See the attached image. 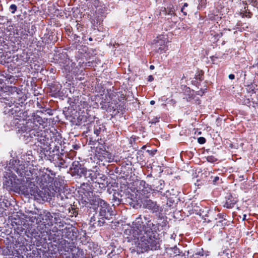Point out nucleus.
<instances>
[{
	"label": "nucleus",
	"instance_id": "nucleus-1",
	"mask_svg": "<svg viewBox=\"0 0 258 258\" xmlns=\"http://www.w3.org/2000/svg\"><path fill=\"white\" fill-rule=\"evenodd\" d=\"M140 215L133 222L132 226L126 229L124 232V238L127 242L131 243L132 252L138 253H144L149 249H156L159 246V240L156 235L167 226V221L164 217H159L160 222L154 224L151 222L149 216Z\"/></svg>",
	"mask_w": 258,
	"mask_h": 258
},
{
	"label": "nucleus",
	"instance_id": "nucleus-2",
	"mask_svg": "<svg viewBox=\"0 0 258 258\" xmlns=\"http://www.w3.org/2000/svg\"><path fill=\"white\" fill-rule=\"evenodd\" d=\"M19 162L14 158L10 160L9 171L5 175L4 186L8 190L21 192L25 195L28 192V183L33 179V174L25 165L18 164Z\"/></svg>",
	"mask_w": 258,
	"mask_h": 258
},
{
	"label": "nucleus",
	"instance_id": "nucleus-3",
	"mask_svg": "<svg viewBox=\"0 0 258 258\" xmlns=\"http://www.w3.org/2000/svg\"><path fill=\"white\" fill-rule=\"evenodd\" d=\"M44 119L38 115H34L33 121L26 122L18 130L23 134V140L26 144L31 143L42 149H46L51 143L45 130H43Z\"/></svg>",
	"mask_w": 258,
	"mask_h": 258
},
{
	"label": "nucleus",
	"instance_id": "nucleus-4",
	"mask_svg": "<svg viewBox=\"0 0 258 258\" xmlns=\"http://www.w3.org/2000/svg\"><path fill=\"white\" fill-rule=\"evenodd\" d=\"M136 187H130L127 189V198L132 201L131 204L140 205L141 201L149 198L152 188L144 180H140L136 183Z\"/></svg>",
	"mask_w": 258,
	"mask_h": 258
},
{
	"label": "nucleus",
	"instance_id": "nucleus-5",
	"mask_svg": "<svg viewBox=\"0 0 258 258\" xmlns=\"http://www.w3.org/2000/svg\"><path fill=\"white\" fill-rule=\"evenodd\" d=\"M0 105L4 106V112L5 114H15L16 116H20L22 113L20 108L22 105L20 103H15V101L9 95L0 98Z\"/></svg>",
	"mask_w": 258,
	"mask_h": 258
},
{
	"label": "nucleus",
	"instance_id": "nucleus-6",
	"mask_svg": "<svg viewBox=\"0 0 258 258\" xmlns=\"http://www.w3.org/2000/svg\"><path fill=\"white\" fill-rule=\"evenodd\" d=\"M41 190H38L35 185L34 181H30L28 183V192L26 196H31L36 200L42 199L43 201H48L51 199V194L48 191V189L45 186H42Z\"/></svg>",
	"mask_w": 258,
	"mask_h": 258
},
{
	"label": "nucleus",
	"instance_id": "nucleus-7",
	"mask_svg": "<svg viewBox=\"0 0 258 258\" xmlns=\"http://www.w3.org/2000/svg\"><path fill=\"white\" fill-rule=\"evenodd\" d=\"M40 223L44 225L52 226L55 223L59 228L63 227L64 222L61 221L60 215L58 213H53L52 215L50 212H43V213L38 215Z\"/></svg>",
	"mask_w": 258,
	"mask_h": 258
},
{
	"label": "nucleus",
	"instance_id": "nucleus-8",
	"mask_svg": "<svg viewBox=\"0 0 258 258\" xmlns=\"http://www.w3.org/2000/svg\"><path fill=\"white\" fill-rule=\"evenodd\" d=\"M33 173V179H31V181H37L39 184L42 186H47V184L52 182V178L45 172L44 169L40 170L36 173L34 170L31 171Z\"/></svg>",
	"mask_w": 258,
	"mask_h": 258
},
{
	"label": "nucleus",
	"instance_id": "nucleus-9",
	"mask_svg": "<svg viewBox=\"0 0 258 258\" xmlns=\"http://www.w3.org/2000/svg\"><path fill=\"white\" fill-rule=\"evenodd\" d=\"M97 202L101 219H109L110 216L114 215L111 208L107 203L100 199L98 200Z\"/></svg>",
	"mask_w": 258,
	"mask_h": 258
},
{
	"label": "nucleus",
	"instance_id": "nucleus-10",
	"mask_svg": "<svg viewBox=\"0 0 258 258\" xmlns=\"http://www.w3.org/2000/svg\"><path fill=\"white\" fill-rule=\"evenodd\" d=\"M168 38L166 36H160L155 40L154 47L158 53H163L168 49Z\"/></svg>",
	"mask_w": 258,
	"mask_h": 258
},
{
	"label": "nucleus",
	"instance_id": "nucleus-11",
	"mask_svg": "<svg viewBox=\"0 0 258 258\" xmlns=\"http://www.w3.org/2000/svg\"><path fill=\"white\" fill-rule=\"evenodd\" d=\"M99 172V168L95 166L91 169H88L85 168L81 171V176L84 177L89 182H94Z\"/></svg>",
	"mask_w": 258,
	"mask_h": 258
},
{
	"label": "nucleus",
	"instance_id": "nucleus-12",
	"mask_svg": "<svg viewBox=\"0 0 258 258\" xmlns=\"http://www.w3.org/2000/svg\"><path fill=\"white\" fill-rule=\"evenodd\" d=\"M141 204L142 205L144 208L148 209L153 213L162 212V210L161 207L156 201H154L149 198H147L143 201H141Z\"/></svg>",
	"mask_w": 258,
	"mask_h": 258
},
{
	"label": "nucleus",
	"instance_id": "nucleus-13",
	"mask_svg": "<svg viewBox=\"0 0 258 258\" xmlns=\"http://www.w3.org/2000/svg\"><path fill=\"white\" fill-rule=\"evenodd\" d=\"M17 161L20 162L18 164H22V165H25L26 168H27L28 170H30V167H29V165L30 163L32 162L34 160V157L32 155V151H30L27 152V153L23 154L21 156V160H17Z\"/></svg>",
	"mask_w": 258,
	"mask_h": 258
},
{
	"label": "nucleus",
	"instance_id": "nucleus-14",
	"mask_svg": "<svg viewBox=\"0 0 258 258\" xmlns=\"http://www.w3.org/2000/svg\"><path fill=\"white\" fill-rule=\"evenodd\" d=\"M62 227L59 228L58 226H54L52 229L53 232H60L62 237L67 238L68 239L72 238V235L74 232L73 229L72 227H66L63 229Z\"/></svg>",
	"mask_w": 258,
	"mask_h": 258
},
{
	"label": "nucleus",
	"instance_id": "nucleus-15",
	"mask_svg": "<svg viewBox=\"0 0 258 258\" xmlns=\"http://www.w3.org/2000/svg\"><path fill=\"white\" fill-rule=\"evenodd\" d=\"M110 100V101H105V99H104V101L102 100L100 103L101 108L108 112L114 111L117 108V105L115 102V101L112 100V98H111Z\"/></svg>",
	"mask_w": 258,
	"mask_h": 258
},
{
	"label": "nucleus",
	"instance_id": "nucleus-16",
	"mask_svg": "<svg viewBox=\"0 0 258 258\" xmlns=\"http://www.w3.org/2000/svg\"><path fill=\"white\" fill-rule=\"evenodd\" d=\"M107 178L106 175L101 174L99 172L93 182L98 183L99 184L100 187L103 188L107 185Z\"/></svg>",
	"mask_w": 258,
	"mask_h": 258
},
{
	"label": "nucleus",
	"instance_id": "nucleus-17",
	"mask_svg": "<svg viewBox=\"0 0 258 258\" xmlns=\"http://www.w3.org/2000/svg\"><path fill=\"white\" fill-rule=\"evenodd\" d=\"M66 258H85V257L83 249L75 247L72 249L71 254L67 256Z\"/></svg>",
	"mask_w": 258,
	"mask_h": 258
},
{
	"label": "nucleus",
	"instance_id": "nucleus-18",
	"mask_svg": "<svg viewBox=\"0 0 258 258\" xmlns=\"http://www.w3.org/2000/svg\"><path fill=\"white\" fill-rule=\"evenodd\" d=\"M85 167H83L81 164L78 161H74L72 164L71 167V170L73 173L77 174V175L81 176V171L82 169H84Z\"/></svg>",
	"mask_w": 258,
	"mask_h": 258
},
{
	"label": "nucleus",
	"instance_id": "nucleus-19",
	"mask_svg": "<svg viewBox=\"0 0 258 258\" xmlns=\"http://www.w3.org/2000/svg\"><path fill=\"white\" fill-rule=\"evenodd\" d=\"M56 202L61 207H66L69 204L68 197L64 192H60L56 196Z\"/></svg>",
	"mask_w": 258,
	"mask_h": 258
},
{
	"label": "nucleus",
	"instance_id": "nucleus-20",
	"mask_svg": "<svg viewBox=\"0 0 258 258\" xmlns=\"http://www.w3.org/2000/svg\"><path fill=\"white\" fill-rule=\"evenodd\" d=\"M96 155L99 160L105 161L106 155H109V152L100 147H96Z\"/></svg>",
	"mask_w": 258,
	"mask_h": 258
},
{
	"label": "nucleus",
	"instance_id": "nucleus-21",
	"mask_svg": "<svg viewBox=\"0 0 258 258\" xmlns=\"http://www.w3.org/2000/svg\"><path fill=\"white\" fill-rule=\"evenodd\" d=\"M164 185V181L163 180L156 179L153 184L154 188L152 189V191H157L161 192V190L163 189Z\"/></svg>",
	"mask_w": 258,
	"mask_h": 258
},
{
	"label": "nucleus",
	"instance_id": "nucleus-22",
	"mask_svg": "<svg viewBox=\"0 0 258 258\" xmlns=\"http://www.w3.org/2000/svg\"><path fill=\"white\" fill-rule=\"evenodd\" d=\"M105 130V127L103 124H97L94 126V134L98 137L101 135L102 133H104Z\"/></svg>",
	"mask_w": 258,
	"mask_h": 258
},
{
	"label": "nucleus",
	"instance_id": "nucleus-23",
	"mask_svg": "<svg viewBox=\"0 0 258 258\" xmlns=\"http://www.w3.org/2000/svg\"><path fill=\"white\" fill-rule=\"evenodd\" d=\"M121 197L122 196H121L118 192H114L112 195V198L111 199L113 205H118L122 201Z\"/></svg>",
	"mask_w": 258,
	"mask_h": 258
},
{
	"label": "nucleus",
	"instance_id": "nucleus-24",
	"mask_svg": "<svg viewBox=\"0 0 258 258\" xmlns=\"http://www.w3.org/2000/svg\"><path fill=\"white\" fill-rule=\"evenodd\" d=\"M236 202L237 200L232 196H230L226 200L224 207L229 209L232 208L233 207Z\"/></svg>",
	"mask_w": 258,
	"mask_h": 258
},
{
	"label": "nucleus",
	"instance_id": "nucleus-25",
	"mask_svg": "<svg viewBox=\"0 0 258 258\" xmlns=\"http://www.w3.org/2000/svg\"><path fill=\"white\" fill-rule=\"evenodd\" d=\"M100 10H101V9H99L97 10L98 12H99ZM92 22H93L94 24H100V23L102 21V15L100 14L99 13L97 12V11H96L95 14L93 15V17H92Z\"/></svg>",
	"mask_w": 258,
	"mask_h": 258
},
{
	"label": "nucleus",
	"instance_id": "nucleus-26",
	"mask_svg": "<svg viewBox=\"0 0 258 258\" xmlns=\"http://www.w3.org/2000/svg\"><path fill=\"white\" fill-rule=\"evenodd\" d=\"M59 154L56 155V158L58 159V161H56L55 164L56 166H58L59 168H66L68 167V165H67L65 161L61 158L59 159Z\"/></svg>",
	"mask_w": 258,
	"mask_h": 258
},
{
	"label": "nucleus",
	"instance_id": "nucleus-27",
	"mask_svg": "<svg viewBox=\"0 0 258 258\" xmlns=\"http://www.w3.org/2000/svg\"><path fill=\"white\" fill-rule=\"evenodd\" d=\"M24 238L23 237H19L17 240L15 241V246L16 247H19V249H24L25 247L24 242Z\"/></svg>",
	"mask_w": 258,
	"mask_h": 258
},
{
	"label": "nucleus",
	"instance_id": "nucleus-28",
	"mask_svg": "<svg viewBox=\"0 0 258 258\" xmlns=\"http://www.w3.org/2000/svg\"><path fill=\"white\" fill-rule=\"evenodd\" d=\"M86 187L88 186L89 187H90L89 185H88V184H86L84 183L82 184L81 185L80 188V190H79L80 192H82L84 193L85 197H87V196H90V192L89 191H83V190H85V187H86Z\"/></svg>",
	"mask_w": 258,
	"mask_h": 258
},
{
	"label": "nucleus",
	"instance_id": "nucleus-29",
	"mask_svg": "<svg viewBox=\"0 0 258 258\" xmlns=\"http://www.w3.org/2000/svg\"><path fill=\"white\" fill-rule=\"evenodd\" d=\"M167 15H174V8L172 5H169L167 8Z\"/></svg>",
	"mask_w": 258,
	"mask_h": 258
},
{
	"label": "nucleus",
	"instance_id": "nucleus-30",
	"mask_svg": "<svg viewBox=\"0 0 258 258\" xmlns=\"http://www.w3.org/2000/svg\"><path fill=\"white\" fill-rule=\"evenodd\" d=\"M10 91L13 93L16 92L17 95H20L22 93V90L16 87H11Z\"/></svg>",
	"mask_w": 258,
	"mask_h": 258
},
{
	"label": "nucleus",
	"instance_id": "nucleus-31",
	"mask_svg": "<svg viewBox=\"0 0 258 258\" xmlns=\"http://www.w3.org/2000/svg\"><path fill=\"white\" fill-rule=\"evenodd\" d=\"M96 218L95 216H92L90 220V225L92 226L95 227L96 224Z\"/></svg>",
	"mask_w": 258,
	"mask_h": 258
},
{
	"label": "nucleus",
	"instance_id": "nucleus-32",
	"mask_svg": "<svg viewBox=\"0 0 258 258\" xmlns=\"http://www.w3.org/2000/svg\"><path fill=\"white\" fill-rule=\"evenodd\" d=\"M30 221L33 223H40L39 221V219L38 217V216L37 217L36 216H32L30 217L29 220Z\"/></svg>",
	"mask_w": 258,
	"mask_h": 258
},
{
	"label": "nucleus",
	"instance_id": "nucleus-33",
	"mask_svg": "<svg viewBox=\"0 0 258 258\" xmlns=\"http://www.w3.org/2000/svg\"><path fill=\"white\" fill-rule=\"evenodd\" d=\"M3 253L5 255H12L13 254V251L9 248V247H7L6 249H5L3 250Z\"/></svg>",
	"mask_w": 258,
	"mask_h": 258
},
{
	"label": "nucleus",
	"instance_id": "nucleus-34",
	"mask_svg": "<svg viewBox=\"0 0 258 258\" xmlns=\"http://www.w3.org/2000/svg\"><path fill=\"white\" fill-rule=\"evenodd\" d=\"M207 160L209 162L214 163L216 162L217 160V159L214 156H208L207 157Z\"/></svg>",
	"mask_w": 258,
	"mask_h": 258
},
{
	"label": "nucleus",
	"instance_id": "nucleus-35",
	"mask_svg": "<svg viewBox=\"0 0 258 258\" xmlns=\"http://www.w3.org/2000/svg\"><path fill=\"white\" fill-rule=\"evenodd\" d=\"M159 118H160V117H158V116L154 117L153 118H152L149 121V123H151V124H155L156 123L159 121Z\"/></svg>",
	"mask_w": 258,
	"mask_h": 258
},
{
	"label": "nucleus",
	"instance_id": "nucleus-36",
	"mask_svg": "<svg viewBox=\"0 0 258 258\" xmlns=\"http://www.w3.org/2000/svg\"><path fill=\"white\" fill-rule=\"evenodd\" d=\"M106 156H106L105 162H111L113 160V159H114L113 156L109 152V155L108 156L106 155Z\"/></svg>",
	"mask_w": 258,
	"mask_h": 258
},
{
	"label": "nucleus",
	"instance_id": "nucleus-37",
	"mask_svg": "<svg viewBox=\"0 0 258 258\" xmlns=\"http://www.w3.org/2000/svg\"><path fill=\"white\" fill-rule=\"evenodd\" d=\"M17 9V7L15 4H12L10 7V10L12 14H14Z\"/></svg>",
	"mask_w": 258,
	"mask_h": 258
},
{
	"label": "nucleus",
	"instance_id": "nucleus-38",
	"mask_svg": "<svg viewBox=\"0 0 258 258\" xmlns=\"http://www.w3.org/2000/svg\"><path fill=\"white\" fill-rule=\"evenodd\" d=\"M198 142L200 144H203L206 142V139L204 137H200L198 138Z\"/></svg>",
	"mask_w": 258,
	"mask_h": 258
},
{
	"label": "nucleus",
	"instance_id": "nucleus-39",
	"mask_svg": "<svg viewBox=\"0 0 258 258\" xmlns=\"http://www.w3.org/2000/svg\"><path fill=\"white\" fill-rule=\"evenodd\" d=\"M220 180L219 177L218 176H215L214 177L213 180V183L214 184H216L218 183V181Z\"/></svg>",
	"mask_w": 258,
	"mask_h": 258
},
{
	"label": "nucleus",
	"instance_id": "nucleus-40",
	"mask_svg": "<svg viewBox=\"0 0 258 258\" xmlns=\"http://www.w3.org/2000/svg\"><path fill=\"white\" fill-rule=\"evenodd\" d=\"M104 222V221H102L101 220H99L96 222V226H101L103 225Z\"/></svg>",
	"mask_w": 258,
	"mask_h": 258
},
{
	"label": "nucleus",
	"instance_id": "nucleus-41",
	"mask_svg": "<svg viewBox=\"0 0 258 258\" xmlns=\"http://www.w3.org/2000/svg\"><path fill=\"white\" fill-rule=\"evenodd\" d=\"M69 213H71V215H70V216H72L73 217L74 215H75V216H76V214L75 213V210L74 209H73V208H72V212L71 211V210H70V208H69Z\"/></svg>",
	"mask_w": 258,
	"mask_h": 258
},
{
	"label": "nucleus",
	"instance_id": "nucleus-42",
	"mask_svg": "<svg viewBox=\"0 0 258 258\" xmlns=\"http://www.w3.org/2000/svg\"><path fill=\"white\" fill-rule=\"evenodd\" d=\"M162 12L165 15H167V8L162 7L161 9L160 13Z\"/></svg>",
	"mask_w": 258,
	"mask_h": 258
},
{
	"label": "nucleus",
	"instance_id": "nucleus-43",
	"mask_svg": "<svg viewBox=\"0 0 258 258\" xmlns=\"http://www.w3.org/2000/svg\"><path fill=\"white\" fill-rule=\"evenodd\" d=\"M228 77L230 80H233L235 78V76L233 74H230Z\"/></svg>",
	"mask_w": 258,
	"mask_h": 258
},
{
	"label": "nucleus",
	"instance_id": "nucleus-44",
	"mask_svg": "<svg viewBox=\"0 0 258 258\" xmlns=\"http://www.w3.org/2000/svg\"><path fill=\"white\" fill-rule=\"evenodd\" d=\"M0 201H1V199H0ZM1 204V206H3V205L5 207H7L8 206L7 205L6 203L5 202H4V201L2 202V203H0Z\"/></svg>",
	"mask_w": 258,
	"mask_h": 258
},
{
	"label": "nucleus",
	"instance_id": "nucleus-45",
	"mask_svg": "<svg viewBox=\"0 0 258 258\" xmlns=\"http://www.w3.org/2000/svg\"><path fill=\"white\" fill-rule=\"evenodd\" d=\"M181 12L184 15H186V12L184 11V7H182L181 9Z\"/></svg>",
	"mask_w": 258,
	"mask_h": 258
},
{
	"label": "nucleus",
	"instance_id": "nucleus-46",
	"mask_svg": "<svg viewBox=\"0 0 258 258\" xmlns=\"http://www.w3.org/2000/svg\"><path fill=\"white\" fill-rule=\"evenodd\" d=\"M27 61V60H23V61L22 62H20V63H18V65H23Z\"/></svg>",
	"mask_w": 258,
	"mask_h": 258
},
{
	"label": "nucleus",
	"instance_id": "nucleus-47",
	"mask_svg": "<svg viewBox=\"0 0 258 258\" xmlns=\"http://www.w3.org/2000/svg\"><path fill=\"white\" fill-rule=\"evenodd\" d=\"M153 80V77L152 76L150 75L148 77V81L151 82Z\"/></svg>",
	"mask_w": 258,
	"mask_h": 258
},
{
	"label": "nucleus",
	"instance_id": "nucleus-48",
	"mask_svg": "<svg viewBox=\"0 0 258 258\" xmlns=\"http://www.w3.org/2000/svg\"><path fill=\"white\" fill-rule=\"evenodd\" d=\"M198 254H199V255H202V256L204 255V251H203V250H202V252H201V251L199 252H198Z\"/></svg>",
	"mask_w": 258,
	"mask_h": 258
},
{
	"label": "nucleus",
	"instance_id": "nucleus-49",
	"mask_svg": "<svg viewBox=\"0 0 258 258\" xmlns=\"http://www.w3.org/2000/svg\"><path fill=\"white\" fill-rule=\"evenodd\" d=\"M154 68H155V67H154V66L153 65H151L150 66V70H153V69H154Z\"/></svg>",
	"mask_w": 258,
	"mask_h": 258
},
{
	"label": "nucleus",
	"instance_id": "nucleus-50",
	"mask_svg": "<svg viewBox=\"0 0 258 258\" xmlns=\"http://www.w3.org/2000/svg\"><path fill=\"white\" fill-rule=\"evenodd\" d=\"M155 101H154V100H151V101H150V104H151V105H154V104H155Z\"/></svg>",
	"mask_w": 258,
	"mask_h": 258
},
{
	"label": "nucleus",
	"instance_id": "nucleus-51",
	"mask_svg": "<svg viewBox=\"0 0 258 258\" xmlns=\"http://www.w3.org/2000/svg\"><path fill=\"white\" fill-rule=\"evenodd\" d=\"M204 255H205L206 256L209 255V252H208V251L205 252V253H204Z\"/></svg>",
	"mask_w": 258,
	"mask_h": 258
},
{
	"label": "nucleus",
	"instance_id": "nucleus-52",
	"mask_svg": "<svg viewBox=\"0 0 258 258\" xmlns=\"http://www.w3.org/2000/svg\"><path fill=\"white\" fill-rule=\"evenodd\" d=\"M187 6L188 4L187 3H184L182 7H184V8H185V7H187Z\"/></svg>",
	"mask_w": 258,
	"mask_h": 258
},
{
	"label": "nucleus",
	"instance_id": "nucleus-53",
	"mask_svg": "<svg viewBox=\"0 0 258 258\" xmlns=\"http://www.w3.org/2000/svg\"><path fill=\"white\" fill-rule=\"evenodd\" d=\"M245 218H246V215H243V218L242 220H244L245 219Z\"/></svg>",
	"mask_w": 258,
	"mask_h": 258
},
{
	"label": "nucleus",
	"instance_id": "nucleus-54",
	"mask_svg": "<svg viewBox=\"0 0 258 258\" xmlns=\"http://www.w3.org/2000/svg\"><path fill=\"white\" fill-rule=\"evenodd\" d=\"M252 3H254L256 0H250Z\"/></svg>",
	"mask_w": 258,
	"mask_h": 258
},
{
	"label": "nucleus",
	"instance_id": "nucleus-55",
	"mask_svg": "<svg viewBox=\"0 0 258 258\" xmlns=\"http://www.w3.org/2000/svg\"><path fill=\"white\" fill-rule=\"evenodd\" d=\"M89 40L90 41H92V38L90 37V38H89Z\"/></svg>",
	"mask_w": 258,
	"mask_h": 258
},
{
	"label": "nucleus",
	"instance_id": "nucleus-56",
	"mask_svg": "<svg viewBox=\"0 0 258 258\" xmlns=\"http://www.w3.org/2000/svg\"><path fill=\"white\" fill-rule=\"evenodd\" d=\"M56 159H54V158H53V161H56Z\"/></svg>",
	"mask_w": 258,
	"mask_h": 258
}]
</instances>
